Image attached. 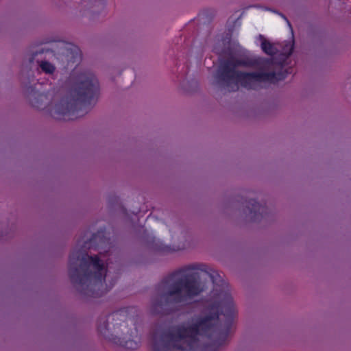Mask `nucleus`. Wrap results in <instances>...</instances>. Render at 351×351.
Listing matches in <instances>:
<instances>
[{
	"label": "nucleus",
	"instance_id": "obj_1",
	"mask_svg": "<svg viewBox=\"0 0 351 351\" xmlns=\"http://www.w3.org/2000/svg\"><path fill=\"white\" fill-rule=\"evenodd\" d=\"M205 265H189L165 276L157 285L158 295L152 300V313H169V306L179 304L202 292L197 272L205 271L214 285L215 301L208 304L186 326H176L152 336V351H198L224 345L231 332L237 311L228 284L217 271L205 269Z\"/></svg>",
	"mask_w": 351,
	"mask_h": 351
},
{
	"label": "nucleus",
	"instance_id": "obj_2",
	"mask_svg": "<svg viewBox=\"0 0 351 351\" xmlns=\"http://www.w3.org/2000/svg\"><path fill=\"white\" fill-rule=\"evenodd\" d=\"M106 241L104 232L99 230L93 234L88 241H85L81 249H74L69 259V276L71 282L78 285V291L83 295L99 298L109 291L103 288L106 280L104 265L98 256H89L84 248L99 249Z\"/></svg>",
	"mask_w": 351,
	"mask_h": 351
},
{
	"label": "nucleus",
	"instance_id": "obj_3",
	"mask_svg": "<svg viewBox=\"0 0 351 351\" xmlns=\"http://www.w3.org/2000/svg\"><path fill=\"white\" fill-rule=\"evenodd\" d=\"M273 64L272 58L257 57L237 59L231 58L221 63L217 71V78L225 84L229 91H237L239 89V84L248 90L255 89L256 82L275 84L285 80L288 74L291 73L287 70L279 72H243L236 70L238 66L267 70L271 69Z\"/></svg>",
	"mask_w": 351,
	"mask_h": 351
},
{
	"label": "nucleus",
	"instance_id": "obj_4",
	"mask_svg": "<svg viewBox=\"0 0 351 351\" xmlns=\"http://www.w3.org/2000/svg\"><path fill=\"white\" fill-rule=\"evenodd\" d=\"M71 78L74 82L69 95L56 104L52 112L56 119L70 121L83 117L97 100L99 84L93 73L84 71L76 75L73 71Z\"/></svg>",
	"mask_w": 351,
	"mask_h": 351
},
{
	"label": "nucleus",
	"instance_id": "obj_5",
	"mask_svg": "<svg viewBox=\"0 0 351 351\" xmlns=\"http://www.w3.org/2000/svg\"><path fill=\"white\" fill-rule=\"evenodd\" d=\"M136 313L137 308L136 307L128 306L113 312L112 314L108 315V319L112 317L113 320H122L121 317H124L125 319H123V322L120 324L121 327H126V324H128V322L134 324V330H131L130 332L127 331V334L129 336L128 337H123L122 338H119L118 341H115V343H119L122 347L129 350H135L138 348L141 341V338L137 335V323L139 319V316L138 315H136L135 316L132 315V314H135Z\"/></svg>",
	"mask_w": 351,
	"mask_h": 351
},
{
	"label": "nucleus",
	"instance_id": "obj_6",
	"mask_svg": "<svg viewBox=\"0 0 351 351\" xmlns=\"http://www.w3.org/2000/svg\"><path fill=\"white\" fill-rule=\"evenodd\" d=\"M247 204V208H248L251 214H254L252 219L254 221L259 219V216L263 217L267 208L260 204L256 199H250Z\"/></svg>",
	"mask_w": 351,
	"mask_h": 351
},
{
	"label": "nucleus",
	"instance_id": "obj_7",
	"mask_svg": "<svg viewBox=\"0 0 351 351\" xmlns=\"http://www.w3.org/2000/svg\"><path fill=\"white\" fill-rule=\"evenodd\" d=\"M258 38L261 41L262 51L268 56L276 55L278 50L274 43L267 40L263 35L260 34Z\"/></svg>",
	"mask_w": 351,
	"mask_h": 351
},
{
	"label": "nucleus",
	"instance_id": "obj_8",
	"mask_svg": "<svg viewBox=\"0 0 351 351\" xmlns=\"http://www.w3.org/2000/svg\"><path fill=\"white\" fill-rule=\"evenodd\" d=\"M69 50H71V53L72 54L69 61L72 62L73 63L80 62L82 59L80 49L77 46H72Z\"/></svg>",
	"mask_w": 351,
	"mask_h": 351
},
{
	"label": "nucleus",
	"instance_id": "obj_9",
	"mask_svg": "<svg viewBox=\"0 0 351 351\" xmlns=\"http://www.w3.org/2000/svg\"><path fill=\"white\" fill-rule=\"evenodd\" d=\"M39 66L43 71L47 74H52L56 69L55 66L48 61L44 60L39 63Z\"/></svg>",
	"mask_w": 351,
	"mask_h": 351
},
{
	"label": "nucleus",
	"instance_id": "obj_10",
	"mask_svg": "<svg viewBox=\"0 0 351 351\" xmlns=\"http://www.w3.org/2000/svg\"><path fill=\"white\" fill-rule=\"evenodd\" d=\"M108 319L104 318L103 323L101 324L100 320L97 326V330L99 332L105 337L106 336V332L108 330Z\"/></svg>",
	"mask_w": 351,
	"mask_h": 351
},
{
	"label": "nucleus",
	"instance_id": "obj_11",
	"mask_svg": "<svg viewBox=\"0 0 351 351\" xmlns=\"http://www.w3.org/2000/svg\"><path fill=\"white\" fill-rule=\"evenodd\" d=\"M30 103H31V105L36 108H38V109L43 108L42 105L40 104L38 102V98L30 99Z\"/></svg>",
	"mask_w": 351,
	"mask_h": 351
},
{
	"label": "nucleus",
	"instance_id": "obj_12",
	"mask_svg": "<svg viewBox=\"0 0 351 351\" xmlns=\"http://www.w3.org/2000/svg\"><path fill=\"white\" fill-rule=\"evenodd\" d=\"M289 51L287 52V51H285V56L287 58L289 57L292 53H293V43L291 44V45H289Z\"/></svg>",
	"mask_w": 351,
	"mask_h": 351
},
{
	"label": "nucleus",
	"instance_id": "obj_13",
	"mask_svg": "<svg viewBox=\"0 0 351 351\" xmlns=\"http://www.w3.org/2000/svg\"><path fill=\"white\" fill-rule=\"evenodd\" d=\"M169 250V247L166 245H162V246L160 245L156 248V250H158L159 252H168Z\"/></svg>",
	"mask_w": 351,
	"mask_h": 351
},
{
	"label": "nucleus",
	"instance_id": "obj_14",
	"mask_svg": "<svg viewBox=\"0 0 351 351\" xmlns=\"http://www.w3.org/2000/svg\"><path fill=\"white\" fill-rule=\"evenodd\" d=\"M43 52H44V50H43V49H42V50H40V51H36V52L34 53V56L30 58V62H33L34 57H35L38 53H43Z\"/></svg>",
	"mask_w": 351,
	"mask_h": 351
},
{
	"label": "nucleus",
	"instance_id": "obj_15",
	"mask_svg": "<svg viewBox=\"0 0 351 351\" xmlns=\"http://www.w3.org/2000/svg\"><path fill=\"white\" fill-rule=\"evenodd\" d=\"M280 16L287 22V24L289 25V26L291 27V23H289V21H288L287 17L285 15H283L282 14H280Z\"/></svg>",
	"mask_w": 351,
	"mask_h": 351
},
{
	"label": "nucleus",
	"instance_id": "obj_16",
	"mask_svg": "<svg viewBox=\"0 0 351 351\" xmlns=\"http://www.w3.org/2000/svg\"><path fill=\"white\" fill-rule=\"evenodd\" d=\"M43 96H44V95H43V94H38V97L39 98H41V97H43Z\"/></svg>",
	"mask_w": 351,
	"mask_h": 351
},
{
	"label": "nucleus",
	"instance_id": "obj_17",
	"mask_svg": "<svg viewBox=\"0 0 351 351\" xmlns=\"http://www.w3.org/2000/svg\"><path fill=\"white\" fill-rule=\"evenodd\" d=\"M215 351H217L216 350Z\"/></svg>",
	"mask_w": 351,
	"mask_h": 351
}]
</instances>
